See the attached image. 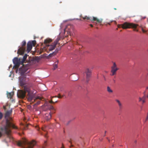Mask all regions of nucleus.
<instances>
[{
	"mask_svg": "<svg viewBox=\"0 0 148 148\" xmlns=\"http://www.w3.org/2000/svg\"><path fill=\"white\" fill-rule=\"evenodd\" d=\"M138 25L132 23L125 22L120 25L121 27L123 29L134 28L136 29Z\"/></svg>",
	"mask_w": 148,
	"mask_h": 148,
	"instance_id": "4",
	"label": "nucleus"
},
{
	"mask_svg": "<svg viewBox=\"0 0 148 148\" xmlns=\"http://www.w3.org/2000/svg\"><path fill=\"white\" fill-rule=\"evenodd\" d=\"M26 93L22 90H18L17 95L18 98L21 99H23L25 97Z\"/></svg>",
	"mask_w": 148,
	"mask_h": 148,
	"instance_id": "11",
	"label": "nucleus"
},
{
	"mask_svg": "<svg viewBox=\"0 0 148 148\" xmlns=\"http://www.w3.org/2000/svg\"><path fill=\"white\" fill-rule=\"evenodd\" d=\"M56 45L54 43H53L52 44L49 46V47L48 48L49 50L50 51H52L53 50L56 46Z\"/></svg>",
	"mask_w": 148,
	"mask_h": 148,
	"instance_id": "18",
	"label": "nucleus"
},
{
	"mask_svg": "<svg viewBox=\"0 0 148 148\" xmlns=\"http://www.w3.org/2000/svg\"><path fill=\"white\" fill-rule=\"evenodd\" d=\"M58 61L57 60V62H55V64L53 66V70H55L58 67L57 64L58 63Z\"/></svg>",
	"mask_w": 148,
	"mask_h": 148,
	"instance_id": "26",
	"label": "nucleus"
},
{
	"mask_svg": "<svg viewBox=\"0 0 148 148\" xmlns=\"http://www.w3.org/2000/svg\"><path fill=\"white\" fill-rule=\"evenodd\" d=\"M146 90L148 89V86L146 88Z\"/></svg>",
	"mask_w": 148,
	"mask_h": 148,
	"instance_id": "49",
	"label": "nucleus"
},
{
	"mask_svg": "<svg viewBox=\"0 0 148 148\" xmlns=\"http://www.w3.org/2000/svg\"><path fill=\"white\" fill-rule=\"evenodd\" d=\"M78 79V77H77L76 78V79H74V81H76L77 80V79Z\"/></svg>",
	"mask_w": 148,
	"mask_h": 148,
	"instance_id": "39",
	"label": "nucleus"
},
{
	"mask_svg": "<svg viewBox=\"0 0 148 148\" xmlns=\"http://www.w3.org/2000/svg\"><path fill=\"white\" fill-rule=\"evenodd\" d=\"M45 137H47V136H46V135H45Z\"/></svg>",
	"mask_w": 148,
	"mask_h": 148,
	"instance_id": "53",
	"label": "nucleus"
},
{
	"mask_svg": "<svg viewBox=\"0 0 148 148\" xmlns=\"http://www.w3.org/2000/svg\"><path fill=\"white\" fill-rule=\"evenodd\" d=\"M73 147V145H71L70 146V147Z\"/></svg>",
	"mask_w": 148,
	"mask_h": 148,
	"instance_id": "45",
	"label": "nucleus"
},
{
	"mask_svg": "<svg viewBox=\"0 0 148 148\" xmlns=\"http://www.w3.org/2000/svg\"><path fill=\"white\" fill-rule=\"evenodd\" d=\"M145 92H144V95L142 97H139L138 98L139 101L140 102H142V104H143L145 102L146 96H145Z\"/></svg>",
	"mask_w": 148,
	"mask_h": 148,
	"instance_id": "13",
	"label": "nucleus"
},
{
	"mask_svg": "<svg viewBox=\"0 0 148 148\" xmlns=\"http://www.w3.org/2000/svg\"><path fill=\"white\" fill-rule=\"evenodd\" d=\"M69 96H71V92L69 93Z\"/></svg>",
	"mask_w": 148,
	"mask_h": 148,
	"instance_id": "43",
	"label": "nucleus"
},
{
	"mask_svg": "<svg viewBox=\"0 0 148 148\" xmlns=\"http://www.w3.org/2000/svg\"><path fill=\"white\" fill-rule=\"evenodd\" d=\"M104 79H105V80H106V79H105V77L104 76Z\"/></svg>",
	"mask_w": 148,
	"mask_h": 148,
	"instance_id": "51",
	"label": "nucleus"
},
{
	"mask_svg": "<svg viewBox=\"0 0 148 148\" xmlns=\"http://www.w3.org/2000/svg\"><path fill=\"white\" fill-rule=\"evenodd\" d=\"M114 9L115 10H116V8H114Z\"/></svg>",
	"mask_w": 148,
	"mask_h": 148,
	"instance_id": "52",
	"label": "nucleus"
},
{
	"mask_svg": "<svg viewBox=\"0 0 148 148\" xmlns=\"http://www.w3.org/2000/svg\"><path fill=\"white\" fill-rule=\"evenodd\" d=\"M136 31L137 32H138V30H136Z\"/></svg>",
	"mask_w": 148,
	"mask_h": 148,
	"instance_id": "56",
	"label": "nucleus"
},
{
	"mask_svg": "<svg viewBox=\"0 0 148 148\" xmlns=\"http://www.w3.org/2000/svg\"><path fill=\"white\" fill-rule=\"evenodd\" d=\"M71 77H73V75H72V76H71Z\"/></svg>",
	"mask_w": 148,
	"mask_h": 148,
	"instance_id": "57",
	"label": "nucleus"
},
{
	"mask_svg": "<svg viewBox=\"0 0 148 148\" xmlns=\"http://www.w3.org/2000/svg\"><path fill=\"white\" fill-rule=\"evenodd\" d=\"M3 114L2 113L0 112V120H1L2 119L3 117Z\"/></svg>",
	"mask_w": 148,
	"mask_h": 148,
	"instance_id": "32",
	"label": "nucleus"
},
{
	"mask_svg": "<svg viewBox=\"0 0 148 148\" xmlns=\"http://www.w3.org/2000/svg\"><path fill=\"white\" fill-rule=\"evenodd\" d=\"M25 79L24 78H21L19 79V82H20V85L23 87V86H25L24 85L25 84Z\"/></svg>",
	"mask_w": 148,
	"mask_h": 148,
	"instance_id": "15",
	"label": "nucleus"
},
{
	"mask_svg": "<svg viewBox=\"0 0 148 148\" xmlns=\"http://www.w3.org/2000/svg\"><path fill=\"white\" fill-rule=\"evenodd\" d=\"M119 70V68L117 67L115 62H113V65L111 67V74L110 75L112 76L116 74L117 71Z\"/></svg>",
	"mask_w": 148,
	"mask_h": 148,
	"instance_id": "6",
	"label": "nucleus"
},
{
	"mask_svg": "<svg viewBox=\"0 0 148 148\" xmlns=\"http://www.w3.org/2000/svg\"><path fill=\"white\" fill-rule=\"evenodd\" d=\"M52 41V40L50 39H47L45 40L44 41V43L46 45Z\"/></svg>",
	"mask_w": 148,
	"mask_h": 148,
	"instance_id": "21",
	"label": "nucleus"
},
{
	"mask_svg": "<svg viewBox=\"0 0 148 148\" xmlns=\"http://www.w3.org/2000/svg\"><path fill=\"white\" fill-rule=\"evenodd\" d=\"M13 62L14 64V67L17 69L16 70V73H17L18 69L19 67L20 64L22 63V62L21 61L20 59H18L17 58H15L13 59Z\"/></svg>",
	"mask_w": 148,
	"mask_h": 148,
	"instance_id": "8",
	"label": "nucleus"
},
{
	"mask_svg": "<svg viewBox=\"0 0 148 148\" xmlns=\"http://www.w3.org/2000/svg\"><path fill=\"white\" fill-rule=\"evenodd\" d=\"M71 27V25H68L66 26V28L64 29V32H70L71 31L70 30H68L67 29L68 28H69V27Z\"/></svg>",
	"mask_w": 148,
	"mask_h": 148,
	"instance_id": "23",
	"label": "nucleus"
},
{
	"mask_svg": "<svg viewBox=\"0 0 148 148\" xmlns=\"http://www.w3.org/2000/svg\"><path fill=\"white\" fill-rule=\"evenodd\" d=\"M23 91L26 93L27 92H31L30 90L29 86H28L26 85L23 86Z\"/></svg>",
	"mask_w": 148,
	"mask_h": 148,
	"instance_id": "14",
	"label": "nucleus"
},
{
	"mask_svg": "<svg viewBox=\"0 0 148 148\" xmlns=\"http://www.w3.org/2000/svg\"><path fill=\"white\" fill-rule=\"evenodd\" d=\"M8 95H7V97L8 98H11L13 97V95H14V92H10L8 93Z\"/></svg>",
	"mask_w": 148,
	"mask_h": 148,
	"instance_id": "19",
	"label": "nucleus"
},
{
	"mask_svg": "<svg viewBox=\"0 0 148 148\" xmlns=\"http://www.w3.org/2000/svg\"><path fill=\"white\" fill-rule=\"evenodd\" d=\"M107 91L109 93H112L113 92L112 90L109 86H108L107 87Z\"/></svg>",
	"mask_w": 148,
	"mask_h": 148,
	"instance_id": "24",
	"label": "nucleus"
},
{
	"mask_svg": "<svg viewBox=\"0 0 148 148\" xmlns=\"http://www.w3.org/2000/svg\"><path fill=\"white\" fill-rule=\"evenodd\" d=\"M34 97L33 93L31 92H28L27 95V100L29 101H32Z\"/></svg>",
	"mask_w": 148,
	"mask_h": 148,
	"instance_id": "12",
	"label": "nucleus"
},
{
	"mask_svg": "<svg viewBox=\"0 0 148 148\" xmlns=\"http://www.w3.org/2000/svg\"><path fill=\"white\" fill-rule=\"evenodd\" d=\"M85 73L86 75V81L87 83H88L91 76V71L89 69H87Z\"/></svg>",
	"mask_w": 148,
	"mask_h": 148,
	"instance_id": "10",
	"label": "nucleus"
},
{
	"mask_svg": "<svg viewBox=\"0 0 148 148\" xmlns=\"http://www.w3.org/2000/svg\"><path fill=\"white\" fill-rule=\"evenodd\" d=\"M42 130L43 131H45V130H44V129L43 128H42Z\"/></svg>",
	"mask_w": 148,
	"mask_h": 148,
	"instance_id": "47",
	"label": "nucleus"
},
{
	"mask_svg": "<svg viewBox=\"0 0 148 148\" xmlns=\"http://www.w3.org/2000/svg\"><path fill=\"white\" fill-rule=\"evenodd\" d=\"M81 18H82L84 20H90L91 21H92V22H94L93 21H96L97 23H101L103 19L102 18L98 19L96 17H93V18L92 19V18L89 17L87 16H81Z\"/></svg>",
	"mask_w": 148,
	"mask_h": 148,
	"instance_id": "5",
	"label": "nucleus"
},
{
	"mask_svg": "<svg viewBox=\"0 0 148 148\" xmlns=\"http://www.w3.org/2000/svg\"><path fill=\"white\" fill-rule=\"evenodd\" d=\"M69 142L70 143H71L70 141H69Z\"/></svg>",
	"mask_w": 148,
	"mask_h": 148,
	"instance_id": "58",
	"label": "nucleus"
},
{
	"mask_svg": "<svg viewBox=\"0 0 148 148\" xmlns=\"http://www.w3.org/2000/svg\"><path fill=\"white\" fill-rule=\"evenodd\" d=\"M40 60V58L39 57L35 56L33 59V60L34 61L38 62Z\"/></svg>",
	"mask_w": 148,
	"mask_h": 148,
	"instance_id": "20",
	"label": "nucleus"
},
{
	"mask_svg": "<svg viewBox=\"0 0 148 148\" xmlns=\"http://www.w3.org/2000/svg\"><path fill=\"white\" fill-rule=\"evenodd\" d=\"M49 109H50V110H52V109H54V108L53 107V106H50V108H49Z\"/></svg>",
	"mask_w": 148,
	"mask_h": 148,
	"instance_id": "34",
	"label": "nucleus"
},
{
	"mask_svg": "<svg viewBox=\"0 0 148 148\" xmlns=\"http://www.w3.org/2000/svg\"><path fill=\"white\" fill-rule=\"evenodd\" d=\"M49 103H54V102L53 101L52 99L51 101H49Z\"/></svg>",
	"mask_w": 148,
	"mask_h": 148,
	"instance_id": "38",
	"label": "nucleus"
},
{
	"mask_svg": "<svg viewBox=\"0 0 148 148\" xmlns=\"http://www.w3.org/2000/svg\"><path fill=\"white\" fill-rule=\"evenodd\" d=\"M148 120V111L147 113V115L145 119V122H146Z\"/></svg>",
	"mask_w": 148,
	"mask_h": 148,
	"instance_id": "31",
	"label": "nucleus"
},
{
	"mask_svg": "<svg viewBox=\"0 0 148 148\" xmlns=\"http://www.w3.org/2000/svg\"><path fill=\"white\" fill-rule=\"evenodd\" d=\"M47 141H45L44 143L43 144V145L42 147V148H45V147L47 146Z\"/></svg>",
	"mask_w": 148,
	"mask_h": 148,
	"instance_id": "28",
	"label": "nucleus"
},
{
	"mask_svg": "<svg viewBox=\"0 0 148 148\" xmlns=\"http://www.w3.org/2000/svg\"><path fill=\"white\" fill-rule=\"evenodd\" d=\"M25 72V71H22L21 72V75H22Z\"/></svg>",
	"mask_w": 148,
	"mask_h": 148,
	"instance_id": "36",
	"label": "nucleus"
},
{
	"mask_svg": "<svg viewBox=\"0 0 148 148\" xmlns=\"http://www.w3.org/2000/svg\"><path fill=\"white\" fill-rule=\"evenodd\" d=\"M3 108L4 109H6V107L5 106H3Z\"/></svg>",
	"mask_w": 148,
	"mask_h": 148,
	"instance_id": "44",
	"label": "nucleus"
},
{
	"mask_svg": "<svg viewBox=\"0 0 148 148\" xmlns=\"http://www.w3.org/2000/svg\"><path fill=\"white\" fill-rule=\"evenodd\" d=\"M142 30L143 33H145L146 32V31L144 30L143 28L142 29Z\"/></svg>",
	"mask_w": 148,
	"mask_h": 148,
	"instance_id": "37",
	"label": "nucleus"
},
{
	"mask_svg": "<svg viewBox=\"0 0 148 148\" xmlns=\"http://www.w3.org/2000/svg\"><path fill=\"white\" fill-rule=\"evenodd\" d=\"M36 99H34V101H35V100H36Z\"/></svg>",
	"mask_w": 148,
	"mask_h": 148,
	"instance_id": "63",
	"label": "nucleus"
},
{
	"mask_svg": "<svg viewBox=\"0 0 148 148\" xmlns=\"http://www.w3.org/2000/svg\"><path fill=\"white\" fill-rule=\"evenodd\" d=\"M137 142V141L136 140H135L134 141V143H136Z\"/></svg>",
	"mask_w": 148,
	"mask_h": 148,
	"instance_id": "41",
	"label": "nucleus"
},
{
	"mask_svg": "<svg viewBox=\"0 0 148 148\" xmlns=\"http://www.w3.org/2000/svg\"><path fill=\"white\" fill-rule=\"evenodd\" d=\"M113 146H114V145H112V147H113Z\"/></svg>",
	"mask_w": 148,
	"mask_h": 148,
	"instance_id": "62",
	"label": "nucleus"
},
{
	"mask_svg": "<svg viewBox=\"0 0 148 148\" xmlns=\"http://www.w3.org/2000/svg\"><path fill=\"white\" fill-rule=\"evenodd\" d=\"M116 101L117 102V103H118L119 106L120 108H121L122 106V104L120 101L118 100V99H116Z\"/></svg>",
	"mask_w": 148,
	"mask_h": 148,
	"instance_id": "27",
	"label": "nucleus"
},
{
	"mask_svg": "<svg viewBox=\"0 0 148 148\" xmlns=\"http://www.w3.org/2000/svg\"><path fill=\"white\" fill-rule=\"evenodd\" d=\"M57 124H59L58 123H57Z\"/></svg>",
	"mask_w": 148,
	"mask_h": 148,
	"instance_id": "61",
	"label": "nucleus"
},
{
	"mask_svg": "<svg viewBox=\"0 0 148 148\" xmlns=\"http://www.w3.org/2000/svg\"><path fill=\"white\" fill-rule=\"evenodd\" d=\"M6 119V125L3 127H1L0 129L1 130H3L4 133H5L7 131V130H10V128L12 127V128L15 129H17V127L13 124L11 121L12 120V118L10 116L7 117Z\"/></svg>",
	"mask_w": 148,
	"mask_h": 148,
	"instance_id": "2",
	"label": "nucleus"
},
{
	"mask_svg": "<svg viewBox=\"0 0 148 148\" xmlns=\"http://www.w3.org/2000/svg\"><path fill=\"white\" fill-rule=\"evenodd\" d=\"M57 102V101H56L55 102V103H56V102Z\"/></svg>",
	"mask_w": 148,
	"mask_h": 148,
	"instance_id": "54",
	"label": "nucleus"
},
{
	"mask_svg": "<svg viewBox=\"0 0 148 148\" xmlns=\"http://www.w3.org/2000/svg\"><path fill=\"white\" fill-rule=\"evenodd\" d=\"M36 99H39L40 100H41V99L40 98V97H37L36 98Z\"/></svg>",
	"mask_w": 148,
	"mask_h": 148,
	"instance_id": "35",
	"label": "nucleus"
},
{
	"mask_svg": "<svg viewBox=\"0 0 148 148\" xmlns=\"http://www.w3.org/2000/svg\"><path fill=\"white\" fill-rule=\"evenodd\" d=\"M7 132L5 133H4L3 130H1V129H0V138L3 135L5 134L7 135V137L3 140V142L5 143H8L10 142L13 139V138L11 136L10 133L11 132L10 130H6Z\"/></svg>",
	"mask_w": 148,
	"mask_h": 148,
	"instance_id": "3",
	"label": "nucleus"
},
{
	"mask_svg": "<svg viewBox=\"0 0 148 148\" xmlns=\"http://www.w3.org/2000/svg\"><path fill=\"white\" fill-rule=\"evenodd\" d=\"M39 128H38V129H37V130H39Z\"/></svg>",
	"mask_w": 148,
	"mask_h": 148,
	"instance_id": "55",
	"label": "nucleus"
},
{
	"mask_svg": "<svg viewBox=\"0 0 148 148\" xmlns=\"http://www.w3.org/2000/svg\"><path fill=\"white\" fill-rule=\"evenodd\" d=\"M63 96H64V95H63L62 96H61L60 94H58V96H56L55 97H58V98H62V97H63Z\"/></svg>",
	"mask_w": 148,
	"mask_h": 148,
	"instance_id": "33",
	"label": "nucleus"
},
{
	"mask_svg": "<svg viewBox=\"0 0 148 148\" xmlns=\"http://www.w3.org/2000/svg\"><path fill=\"white\" fill-rule=\"evenodd\" d=\"M113 81L115 83V80L114 79H113Z\"/></svg>",
	"mask_w": 148,
	"mask_h": 148,
	"instance_id": "48",
	"label": "nucleus"
},
{
	"mask_svg": "<svg viewBox=\"0 0 148 148\" xmlns=\"http://www.w3.org/2000/svg\"><path fill=\"white\" fill-rule=\"evenodd\" d=\"M22 69L21 68H20L19 69V70L20 71H21V70Z\"/></svg>",
	"mask_w": 148,
	"mask_h": 148,
	"instance_id": "46",
	"label": "nucleus"
},
{
	"mask_svg": "<svg viewBox=\"0 0 148 148\" xmlns=\"http://www.w3.org/2000/svg\"><path fill=\"white\" fill-rule=\"evenodd\" d=\"M26 44V42L25 40L23 41L22 42V47H20L18 49L17 53L19 55H22L24 54L25 51V49L24 47Z\"/></svg>",
	"mask_w": 148,
	"mask_h": 148,
	"instance_id": "7",
	"label": "nucleus"
},
{
	"mask_svg": "<svg viewBox=\"0 0 148 148\" xmlns=\"http://www.w3.org/2000/svg\"><path fill=\"white\" fill-rule=\"evenodd\" d=\"M90 26L91 27H93V25H92V24H90Z\"/></svg>",
	"mask_w": 148,
	"mask_h": 148,
	"instance_id": "42",
	"label": "nucleus"
},
{
	"mask_svg": "<svg viewBox=\"0 0 148 148\" xmlns=\"http://www.w3.org/2000/svg\"><path fill=\"white\" fill-rule=\"evenodd\" d=\"M106 131H105V133H106Z\"/></svg>",
	"mask_w": 148,
	"mask_h": 148,
	"instance_id": "60",
	"label": "nucleus"
},
{
	"mask_svg": "<svg viewBox=\"0 0 148 148\" xmlns=\"http://www.w3.org/2000/svg\"><path fill=\"white\" fill-rule=\"evenodd\" d=\"M40 100H38V101L36 103H35V104H34V106H37L40 103Z\"/></svg>",
	"mask_w": 148,
	"mask_h": 148,
	"instance_id": "30",
	"label": "nucleus"
},
{
	"mask_svg": "<svg viewBox=\"0 0 148 148\" xmlns=\"http://www.w3.org/2000/svg\"><path fill=\"white\" fill-rule=\"evenodd\" d=\"M60 39V38H59V37L58 38H57L56 40L53 43H54L55 44V45H56V44L58 43V42L59 40Z\"/></svg>",
	"mask_w": 148,
	"mask_h": 148,
	"instance_id": "29",
	"label": "nucleus"
},
{
	"mask_svg": "<svg viewBox=\"0 0 148 148\" xmlns=\"http://www.w3.org/2000/svg\"><path fill=\"white\" fill-rule=\"evenodd\" d=\"M27 56V54H25L24 55V56H23L22 61H21L22 62L21 64H23V63L25 61L26 59Z\"/></svg>",
	"mask_w": 148,
	"mask_h": 148,
	"instance_id": "22",
	"label": "nucleus"
},
{
	"mask_svg": "<svg viewBox=\"0 0 148 148\" xmlns=\"http://www.w3.org/2000/svg\"><path fill=\"white\" fill-rule=\"evenodd\" d=\"M36 144V142L34 140H32L29 142L25 139H24L22 142L18 141L17 143L19 146H25V148H33Z\"/></svg>",
	"mask_w": 148,
	"mask_h": 148,
	"instance_id": "1",
	"label": "nucleus"
},
{
	"mask_svg": "<svg viewBox=\"0 0 148 148\" xmlns=\"http://www.w3.org/2000/svg\"><path fill=\"white\" fill-rule=\"evenodd\" d=\"M12 110L11 109L7 111L5 113V118H6L7 117H9L12 114Z\"/></svg>",
	"mask_w": 148,
	"mask_h": 148,
	"instance_id": "16",
	"label": "nucleus"
},
{
	"mask_svg": "<svg viewBox=\"0 0 148 148\" xmlns=\"http://www.w3.org/2000/svg\"><path fill=\"white\" fill-rule=\"evenodd\" d=\"M58 50H57V49H56L55 50V51L53 52L52 53H50L49 56L50 57H51L52 56L53 54L55 55L58 52Z\"/></svg>",
	"mask_w": 148,
	"mask_h": 148,
	"instance_id": "25",
	"label": "nucleus"
},
{
	"mask_svg": "<svg viewBox=\"0 0 148 148\" xmlns=\"http://www.w3.org/2000/svg\"><path fill=\"white\" fill-rule=\"evenodd\" d=\"M145 17H143V19H145Z\"/></svg>",
	"mask_w": 148,
	"mask_h": 148,
	"instance_id": "50",
	"label": "nucleus"
},
{
	"mask_svg": "<svg viewBox=\"0 0 148 148\" xmlns=\"http://www.w3.org/2000/svg\"><path fill=\"white\" fill-rule=\"evenodd\" d=\"M108 141L110 142V140H108Z\"/></svg>",
	"mask_w": 148,
	"mask_h": 148,
	"instance_id": "59",
	"label": "nucleus"
},
{
	"mask_svg": "<svg viewBox=\"0 0 148 148\" xmlns=\"http://www.w3.org/2000/svg\"><path fill=\"white\" fill-rule=\"evenodd\" d=\"M62 146L61 148H64V147L63 145V143L62 144Z\"/></svg>",
	"mask_w": 148,
	"mask_h": 148,
	"instance_id": "40",
	"label": "nucleus"
},
{
	"mask_svg": "<svg viewBox=\"0 0 148 148\" xmlns=\"http://www.w3.org/2000/svg\"><path fill=\"white\" fill-rule=\"evenodd\" d=\"M36 99H34V101H35V100H36Z\"/></svg>",
	"mask_w": 148,
	"mask_h": 148,
	"instance_id": "64",
	"label": "nucleus"
},
{
	"mask_svg": "<svg viewBox=\"0 0 148 148\" xmlns=\"http://www.w3.org/2000/svg\"><path fill=\"white\" fill-rule=\"evenodd\" d=\"M51 115L50 113H49L46 114L45 115V119L47 121H48L51 118Z\"/></svg>",
	"mask_w": 148,
	"mask_h": 148,
	"instance_id": "17",
	"label": "nucleus"
},
{
	"mask_svg": "<svg viewBox=\"0 0 148 148\" xmlns=\"http://www.w3.org/2000/svg\"><path fill=\"white\" fill-rule=\"evenodd\" d=\"M36 42L35 40L29 41L27 43V51L29 52L32 49V46H35L36 45Z\"/></svg>",
	"mask_w": 148,
	"mask_h": 148,
	"instance_id": "9",
	"label": "nucleus"
}]
</instances>
